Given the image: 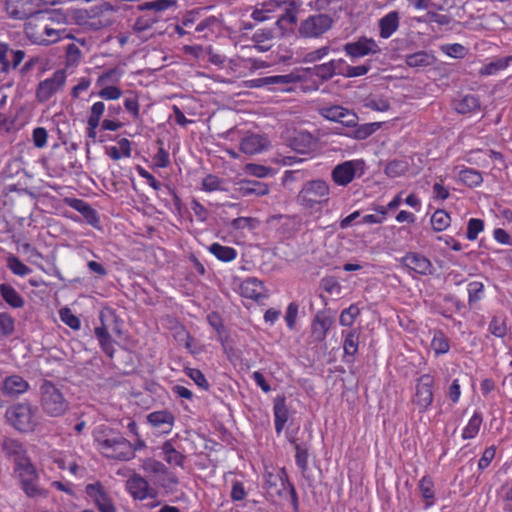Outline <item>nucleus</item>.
Listing matches in <instances>:
<instances>
[{
	"label": "nucleus",
	"instance_id": "nucleus-59",
	"mask_svg": "<svg viewBox=\"0 0 512 512\" xmlns=\"http://www.w3.org/2000/svg\"><path fill=\"white\" fill-rule=\"evenodd\" d=\"M442 51L453 58H462L466 54V48L458 43L444 45Z\"/></svg>",
	"mask_w": 512,
	"mask_h": 512
},
{
	"label": "nucleus",
	"instance_id": "nucleus-32",
	"mask_svg": "<svg viewBox=\"0 0 512 512\" xmlns=\"http://www.w3.org/2000/svg\"><path fill=\"white\" fill-rule=\"evenodd\" d=\"M273 31L270 29L257 30L253 35L255 48L259 52H266L272 47Z\"/></svg>",
	"mask_w": 512,
	"mask_h": 512
},
{
	"label": "nucleus",
	"instance_id": "nucleus-24",
	"mask_svg": "<svg viewBox=\"0 0 512 512\" xmlns=\"http://www.w3.org/2000/svg\"><path fill=\"white\" fill-rule=\"evenodd\" d=\"M148 423L160 432L168 434L171 432L175 418L168 410L154 411L147 415Z\"/></svg>",
	"mask_w": 512,
	"mask_h": 512
},
{
	"label": "nucleus",
	"instance_id": "nucleus-39",
	"mask_svg": "<svg viewBox=\"0 0 512 512\" xmlns=\"http://www.w3.org/2000/svg\"><path fill=\"white\" fill-rule=\"evenodd\" d=\"M458 177L459 180L468 187H477L483 181L481 173L470 168L460 170Z\"/></svg>",
	"mask_w": 512,
	"mask_h": 512
},
{
	"label": "nucleus",
	"instance_id": "nucleus-31",
	"mask_svg": "<svg viewBox=\"0 0 512 512\" xmlns=\"http://www.w3.org/2000/svg\"><path fill=\"white\" fill-rule=\"evenodd\" d=\"M434 62L435 57L426 51H419L406 57V64L414 68L431 66Z\"/></svg>",
	"mask_w": 512,
	"mask_h": 512
},
{
	"label": "nucleus",
	"instance_id": "nucleus-28",
	"mask_svg": "<svg viewBox=\"0 0 512 512\" xmlns=\"http://www.w3.org/2000/svg\"><path fill=\"white\" fill-rule=\"evenodd\" d=\"M302 80V76L297 72H291L285 75H274V76H267L264 77V82L268 83V85H279L280 91H290L289 88H286L284 86L296 83Z\"/></svg>",
	"mask_w": 512,
	"mask_h": 512
},
{
	"label": "nucleus",
	"instance_id": "nucleus-16",
	"mask_svg": "<svg viewBox=\"0 0 512 512\" xmlns=\"http://www.w3.org/2000/svg\"><path fill=\"white\" fill-rule=\"evenodd\" d=\"M126 490L135 500L143 501L156 496V492L149 487L148 482L138 474H133L126 481Z\"/></svg>",
	"mask_w": 512,
	"mask_h": 512
},
{
	"label": "nucleus",
	"instance_id": "nucleus-4",
	"mask_svg": "<svg viewBox=\"0 0 512 512\" xmlns=\"http://www.w3.org/2000/svg\"><path fill=\"white\" fill-rule=\"evenodd\" d=\"M123 75L124 70L118 66L102 71L95 83V86L98 88L97 95L106 101L120 99L123 91L118 85Z\"/></svg>",
	"mask_w": 512,
	"mask_h": 512
},
{
	"label": "nucleus",
	"instance_id": "nucleus-14",
	"mask_svg": "<svg viewBox=\"0 0 512 512\" xmlns=\"http://www.w3.org/2000/svg\"><path fill=\"white\" fill-rule=\"evenodd\" d=\"M264 481L265 488L271 495H282L288 486L285 470L273 466H265ZM289 488L294 493L293 487L289 485Z\"/></svg>",
	"mask_w": 512,
	"mask_h": 512
},
{
	"label": "nucleus",
	"instance_id": "nucleus-36",
	"mask_svg": "<svg viewBox=\"0 0 512 512\" xmlns=\"http://www.w3.org/2000/svg\"><path fill=\"white\" fill-rule=\"evenodd\" d=\"M430 222L434 231L442 232L451 225V217L445 210L438 209L432 214Z\"/></svg>",
	"mask_w": 512,
	"mask_h": 512
},
{
	"label": "nucleus",
	"instance_id": "nucleus-22",
	"mask_svg": "<svg viewBox=\"0 0 512 512\" xmlns=\"http://www.w3.org/2000/svg\"><path fill=\"white\" fill-rule=\"evenodd\" d=\"M287 0H264L256 4L251 16L256 21H264L269 18V13H273L278 9L287 10Z\"/></svg>",
	"mask_w": 512,
	"mask_h": 512
},
{
	"label": "nucleus",
	"instance_id": "nucleus-48",
	"mask_svg": "<svg viewBox=\"0 0 512 512\" xmlns=\"http://www.w3.org/2000/svg\"><path fill=\"white\" fill-rule=\"evenodd\" d=\"M419 489L421 494L425 500H427L426 507H429L433 504L434 499V489L433 482L428 477H423L419 482Z\"/></svg>",
	"mask_w": 512,
	"mask_h": 512
},
{
	"label": "nucleus",
	"instance_id": "nucleus-8",
	"mask_svg": "<svg viewBox=\"0 0 512 512\" xmlns=\"http://www.w3.org/2000/svg\"><path fill=\"white\" fill-rule=\"evenodd\" d=\"M39 22L40 25H34L33 21L25 24V34L35 44L50 45L68 36L64 29L53 28L45 21Z\"/></svg>",
	"mask_w": 512,
	"mask_h": 512
},
{
	"label": "nucleus",
	"instance_id": "nucleus-2",
	"mask_svg": "<svg viewBox=\"0 0 512 512\" xmlns=\"http://www.w3.org/2000/svg\"><path fill=\"white\" fill-rule=\"evenodd\" d=\"M39 403L43 413L52 418L65 415L70 408V403L61 389L50 381L41 384Z\"/></svg>",
	"mask_w": 512,
	"mask_h": 512
},
{
	"label": "nucleus",
	"instance_id": "nucleus-19",
	"mask_svg": "<svg viewBox=\"0 0 512 512\" xmlns=\"http://www.w3.org/2000/svg\"><path fill=\"white\" fill-rule=\"evenodd\" d=\"M235 197H247L255 195L261 197L269 193V186L266 183L255 180H240L235 183Z\"/></svg>",
	"mask_w": 512,
	"mask_h": 512
},
{
	"label": "nucleus",
	"instance_id": "nucleus-60",
	"mask_svg": "<svg viewBox=\"0 0 512 512\" xmlns=\"http://www.w3.org/2000/svg\"><path fill=\"white\" fill-rule=\"evenodd\" d=\"M450 196L449 188L444 185L441 178L440 181L433 185V199L436 201H444Z\"/></svg>",
	"mask_w": 512,
	"mask_h": 512
},
{
	"label": "nucleus",
	"instance_id": "nucleus-38",
	"mask_svg": "<svg viewBox=\"0 0 512 512\" xmlns=\"http://www.w3.org/2000/svg\"><path fill=\"white\" fill-rule=\"evenodd\" d=\"M105 110L106 105L103 101L95 102L90 108L89 115L87 118V126L92 128H98Z\"/></svg>",
	"mask_w": 512,
	"mask_h": 512
},
{
	"label": "nucleus",
	"instance_id": "nucleus-25",
	"mask_svg": "<svg viewBox=\"0 0 512 512\" xmlns=\"http://www.w3.org/2000/svg\"><path fill=\"white\" fill-rule=\"evenodd\" d=\"M269 141L266 137L259 134H251L244 137L240 143V149L245 154L254 155L266 150Z\"/></svg>",
	"mask_w": 512,
	"mask_h": 512
},
{
	"label": "nucleus",
	"instance_id": "nucleus-42",
	"mask_svg": "<svg viewBox=\"0 0 512 512\" xmlns=\"http://www.w3.org/2000/svg\"><path fill=\"white\" fill-rule=\"evenodd\" d=\"M364 106L377 112H386L390 109V102L383 96L372 95L364 100Z\"/></svg>",
	"mask_w": 512,
	"mask_h": 512
},
{
	"label": "nucleus",
	"instance_id": "nucleus-64",
	"mask_svg": "<svg viewBox=\"0 0 512 512\" xmlns=\"http://www.w3.org/2000/svg\"><path fill=\"white\" fill-rule=\"evenodd\" d=\"M125 109L132 114L133 118L138 119L140 116V107L138 98L136 96H130L124 100Z\"/></svg>",
	"mask_w": 512,
	"mask_h": 512
},
{
	"label": "nucleus",
	"instance_id": "nucleus-12",
	"mask_svg": "<svg viewBox=\"0 0 512 512\" xmlns=\"http://www.w3.org/2000/svg\"><path fill=\"white\" fill-rule=\"evenodd\" d=\"M332 27V19L328 15H311L299 26V34L305 38H317Z\"/></svg>",
	"mask_w": 512,
	"mask_h": 512
},
{
	"label": "nucleus",
	"instance_id": "nucleus-3",
	"mask_svg": "<svg viewBox=\"0 0 512 512\" xmlns=\"http://www.w3.org/2000/svg\"><path fill=\"white\" fill-rule=\"evenodd\" d=\"M99 451L107 458L127 461L134 458L132 443L120 434H109L105 438L96 437Z\"/></svg>",
	"mask_w": 512,
	"mask_h": 512
},
{
	"label": "nucleus",
	"instance_id": "nucleus-34",
	"mask_svg": "<svg viewBox=\"0 0 512 512\" xmlns=\"http://www.w3.org/2000/svg\"><path fill=\"white\" fill-rule=\"evenodd\" d=\"M482 415L480 412L475 411L471 418L469 419L468 423L462 430V438L464 440L473 439L477 436L480 427L482 425Z\"/></svg>",
	"mask_w": 512,
	"mask_h": 512
},
{
	"label": "nucleus",
	"instance_id": "nucleus-33",
	"mask_svg": "<svg viewBox=\"0 0 512 512\" xmlns=\"http://www.w3.org/2000/svg\"><path fill=\"white\" fill-rule=\"evenodd\" d=\"M209 252L218 260L223 262L233 261L237 257V251L229 246H223L219 243H213L208 248Z\"/></svg>",
	"mask_w": 512,
	"mask_h": 512
},
{
	"label": "nucleus",
	"instance_id": "nucleus-53",
	"mask_svg": "<svg viewBox=\"0 0 512 512\" xmlns=\"http://www.w3.org/2000/svg\"><path fill=\"white\" fill-rule=\"evenodd\" d=\"M489 331L492 335L502 338L507 333V327L504 319L494 317L489 324Z\"/></svg>",
	"mask_w": 512,
	"mask_h": 512
},
{
	"label": "nucleus",
	"instance_id": "nucleus-15",
	"mask_svg": "<svg viewBox=\"0 0 512 512\" xmlns=\"http://www.w3.org/2000/svg\"><path fill=\"white\" fill-rule=\"evenodd\" d=\"M85 492L100 512H117L111 497L100 482L88 484Z\"/></svg>",
	"mask_w": 512,
	"mask_h": 512
},
{
	"label": "nucleus",
	"instance_id": "nucleus-55",
	"mask_svg": "<svg viewBox=\"0 0 512 512\" xmlns=\"http://www.w3.org/2000/svg\"><path fill=\"white\" fill-rule=\"evenodd\" d=\"M244 170L247 174L257 178H265L272 173L271 168L257 164H247Z\"/></svg>",
	"mask_w": 512,
	"mask_h": 512
},
{
	"label": "nucleus",
	"instance_id": "nucleus-46",
	"mask_svg": "<svg viewBox=\"0 0 512 512\" xmlns=\"http://www.w3.org/2000/svg\"><path fill=\"white\" fill-rule=\"evenodd\" d=\"M142 469L151 476L163 475L167 471L163 463L151 458L143 461Z\"/></svg>",
	"mask_w": 512,
	"mask_h": 512
},
{
	"label": "nucleus",
	"instance_id": "nucleus-41",
	"mask_svg": "<svg viewBox=\"0 0 512 512\" xmlns=\"http://www.w3.org/2000/svg\"><path fill=\"white\" fill-rule=\"evenodd\" d=\"M479 108V100L474 95H465L455 103V109L458 113L465 114L477 110Z\"/></svg>",
	"mask_w": 512,
	"mask_h": 512
},
{
	"label": "nucleus",
	"instance_id": "nucleus-63",
	"mask_svg": "<svg viewBox=\"0 0 512 512\" xmlns=\"http://www.w3.org/2000/svg\"><path fill=\"white\" fill-rule=\"evenodd\" d=\"M202 188L207 192L222 190V181L217 176L208 175L203 179Z\"/></svg>",
	"mask_w": 512,
	"mask_h": 512
},
{
	"label": "nucleus",
	"instance_id": "nucleus-30",
	"mask_svg": "<svg viewBox=\"0 0 512 512\" xmlns=\"http://www.w3.org/2000/svg\"><path fill=\"white\" fill-rule=\"evenodd\" d=\"M106 154L113 160L129 158L131 156V143L126 138H121L117 145L106 147Z\"/></svg>",
	"mask_w": 512,
	"mask_h": 512
},
{
	"label": "nucleus",
	"instance_id": "nucleus-37",
	"mask_svg": "<svg viewBox=\"0 0 512 512\" xmlns=\"http://www.w3.org/2000/svg\"><path fill=\"white\" fill-rule=\"evenodd\" d=\"M359 334V331L355 329L347 332L346 334L343 333V350L345 356L353 357L357 353L359 345Z\"/></svg>",
	"mask_w": 512,
	"mask_h": 512
},
{
	"label": "nucleus",
	"instance_id": "nucleus-5",
	"mask_svg": "<svg viewBox=\"0 0 512 512\" xmlns=\"http://www.w3.org/2000/svg\"><path fill=\"white\" fill-rule=\"evenodd\" d=\"M330 187L323 180L307 182L298 194V203L306 209L318 211L329 199Z\"/></svg>",
	"mask_w": 512,
	"mask_h": 512
},
{
	"label": "nucleus",
	"instance_id": "nucleus-10",
	"mask_svg": "<svg viewBox=\"0 0 512 512\" xmlns=\"http://www.w3.org/2000/svg\"><path fill=\"white\" fill-rule=\"evenodd\" d=\"M434 379L430 374H423L416 380L412 402L420 412L426 411L433 402Z\"/></svg>",
	"mask_w": 512,
	"mask_h": 512
},
{
	"label": "nucleus",
	"instance_id": "nucleus-54",
	"mask_svg": "<svg viewBox=\"0 0 512 512\" xmlns=\"http://www.w3.org/2000/svg\"><path fill=\"white\" fill-rule=\"evenodd\" d=\"M32 140L36 148L46 147L48 142V132L44 127H37L32 131Z\"/></svg>",
	"mask_w": 512,
	"mask_h": 512
},
{
	"label": "nucleus",
	"instance_id": "nucleus-1",
	"mask_svg": "<svg viewBox=\"0 0 512 512\" xmlns=\"http://www.w3.org/2000/svg\"><path fill=\"white\" fill-rule=\"evenodd\" d=\"M9 425L21 433H32L41 424L38 408L30 402H18L10 405L5 412Z\"/></svg>",
	"mask_w": 512,
	"mask_h": 512
},
{
	"label": "nucleus",
	"instance_id": "nucleus-49",
	"mask_svg": "<svg viewBox=\"0 0 512 512\" xmlns=\"http://www.w3.org/2000/svg\"><path fill=\"white\" fill-rule=\"evenodd\" d=\"M408 169V165L404 161L394 160L387 164L385 173L387 176L395 178L403 175Z\"/></svg>",
	"mask_w": 512,
	"mask_h": 512
},
{
	"label": "nucleus",
	"instance_id": "nucleus-17",
	"mask_svg": "<svg viewBox=\"0 0 512 512\" xmlns=\"http://www.w3.org/2000/svg\"><path fill=\"white\" fill-rule=\"evenodd\" d=\"M344 50L347 55L359 58L369 54L378 53L380 48L374 39L363 37L355 42L346 44Z\"/></svg>",
	"mask_w": 512,
	"mask_h": 512
},
{
	"label": "nucleus",
	"instance_id": "nucleus-6",
	"mask_svg": "<svg viewBox=\"0 0 512 512\" xmlns=\"http://www.w3.org/2000/svg\"><path fill=\"white\" fill-rule=\"evenodd\" d=\"M15 474L22 489L28 497H46V490L38 485V474L33 464L26 458H19L15 466Z\"/></svg>",
	"mask_w": 512,
	"mask_h": 512
},
{
	"label": "nucleus",
	"instance_id": "nucleus-62",
	"mask_svg": "<svg viewBox=\"0 0 512 512\" xmlns=\"http://www.w3.org/2000/svg\"><path fill=\"white\" fill-rule=\"evenodd\" d=\"M81 58V51L79 47L71 43L66 47V61L68 65H77Z\"/></svg>",
	"mask_w": 512,
	"mask_h": 512
},
{
	"label": "nucleus",
	"instance_id": "nucleus-52",
	"mask_svg": "<svg viewBox=\"0 0 512 512\" xmlns=\"http://www.w3.org/2000/svg\"><path fill=\"white\" fill-rule=\"evenodd\" d=\"M60 319L63 323L73 330L80 328V320L72 313L69 308H62L59 311Z\"/></svg>",
	"mask_w": 512,
	"mask_h": 512
},
{
	"label": "nucleus",
	"instance_id": "nucleus-50",
	"mask_svg": "<svg viewBox=\"0 0 512 512\" xmlns=\"http://www.w3.org/2000/svg\"><path fill=\"white\" fill-rule=\"evenodd\" d=\"M484 223L481 219L471 218L468 221L467 225V239L474 241L477 239L478 235L483 231Z\"/></svg>",
	"mask_w": 512,
	"mask_h": 512
},
{
	"label": "nucleus",
	"instance_id": "nucleus-57",
	"mask_svg": "<svg viewBox=\"0 0 512 512\" xmlns=\"http://www.w3.org/2000/svg\"><path fill=\"white\" fill-rule=\"evenodd\" d=\"M329 50L330 49L328 46H323L319 49L306 53L301 61L304 63H313L319 61L328 55Z\"/></svg>",
	"mask_w": 512,
	"mask_h": 512
},
{
	"label": "nucleus",
	"instance_id": "nucleus-21",
	"mask_svg": "<svg viewBox=\"0 0 512 512\" xmlns=\"http://www.w3.org/2000/svg\"><path fill=\"white\" fill-rule=\"evenodd\" d=\"M30 388L29 383L20 375H10L3 379L1 392L9 397L26 393Z\"/></svg>",
	"mask_w": 512,
	"mask_h": 512
},
{
	"label": "nucleus",
	"instance_id": "nucleus-26",
	"mask_svg": "<svg viewBox=\"0 0 512 512\" xmlns=\"http://www.w3.org/2000/svg\"><path fill=\"white\" fill-rule=\"evenodd\" d=\"M399 27V13L391 11L379 20L380 36L383 39L391 37Z\"/></svg>",
	"mask_w": 512,
	"mask_h": 512
},
{
	"label": "nucleus",
	"instance_id": "nucleus-44",
	"mask_svg": "<svg viewBox=\"0 0 512 512\" xmlns=\"http://www.w3.org/2000/svg\"><path fill=\"white\" fill-rule=\"evenodd\" d=\"M162 451L164 454V459L171 465L182 466L183 465V455L178 452L169 442H166Z\"/></svg>",
	"mask_w": 512,
	"mask_h": 512
},
{
	"label": "nucleus",
	"instance_id": "nucleus-13",
	"mask_svg": "<svg viewBox=\"0 0 512 512\" xmlns=\"http://www.w3.org/2000/svg\"><path fill=\"white\" fill-rule=\"evenodd\" d=\"M320 115L328 121L339 123L345 127H356L358 116L352 110L340 105H328L319 109Z\"/></svg>",
	"mask_w": 512,
	"mask_h": 512
},
{
	"label": "nucleus",
	"instance_id": "nucleus-27",
	"mask_svg": "<svg viewBox=\"0 0 512 512\" xmlns=\"http://www.w3.org/2000/svg\"><path fill=\"white\" fill-rule=\"evenodd\" d=\"M0 295L14 309L22 308L25 304L23 297L10 284L3 283L0 285Z\"/></svg>",
	"mask_w": 512,
	"mask_h": 512
},
{
	"label": "nucleus",
	"instance_id": "nucleus-9",
	"mask_svg": "<svg viewBox=\"0 0 512 512\" xmlns=\"http://www.w3.org/2000/svg\"><path fill=\"white\" fill-rule=\"evenodd\" d=\"M365 172V162L362 159L344 161L336 165L331 173L332 180L339 186H347L356 176Z\"/></svg>",
	"mask_w": 512,
	"mask_h": 512
},
{
	"label": "nucleus",
	"instance_id": "nucleus-61",
	"mask_svg": "<svg viewBox=\"0 0 512 512\" xmlns=\"http://www.w3.org/2000/svg\"><path fill=\"white\" fill-rule=\"evenodd\" d=\"M74 207L88 220L89 223L97 221L96 212L83 201H77Z\"/></svg>",
	"mask_w": 512,
	"mask_h": 512
},
{
	"label": "nucleus",
	"instance_id": "nucleus-47",
	"mask_svg": "<svg viewBox=\"0 0 512 512\" xmlns=\"http://www.w3.org/2000/svg\"><path fill=\"white\" fill-rule=\"evenodd\" d=\"M467 291L469 303H476L483 298L484 284L480 281L470 282L467 286Z\"/></svg>",
	"mask_w": 512,
	"mask_h": 512
},
{
	"label": "nucleus",
	"instance_id": "nucleus-58",
	"mask_svg": "<svg viewBox=\"0 0 512 512\" xmlns=\"http://www.w3.org/2000/svg\"><path fill=\"white\" fill-rule=\"evenodd\" d=\"M186 374L198 385L200 388L207 390L209 388L208 381L206 380L204 374L195 368L186 369Z\"/></svg>",
	"mask_w": 512,
	"mask_h": 512
},
{
	"label": "nucleus",
	"instance_id": "nucleus-20",
	"mask_svg": "<svg viewBox=\"0 0 512 512\" xmlns=\"http://www.w3.org/2000/svg\"><path fill=\"white\" fill-rule=\"evenodd\" d=\"M239 289L240 294L248 299L258 301L268 297L264 284L254 277L243 280Z\"/></svg>",
	"mask_w": 512,
	"mask_h": 512
},
{
	"label": "nucleus",
	"instance_id": "nucleus-43",
	"mask_svg": "<svg viewBox=\"0 0 512 512\" xmlns=\"http://www.w3.org/2000/svg\"><path fill=\"white\" fill-rule=\"evenodd\" d=\"M7 267L11 270L14 275L24 277L31 273V269L26 266L18 257L13 254H9L6 259Z\"/></svg>",
	"mask_w": 512,
	"mask_h": 512
},
{
	"label": "nucleus",
	"instance_id": "nucleus-45",
	"mask_svg": "<svg viewBox=\"0 0 512 512\" xmlns=\"http://www.w3.org/2000/svg\"><path fill=\"white\" fill-rule=\"evenodd\" d=\"M431 347L436 355L446 354L449 351V343L442 332H435L431 341Z\"/></svg>",
	"mask_w": 512,
	"mask_h": 512
},
{
	"label": "nucleus",
	"instance_id": "nucleus-29",
	"mask_svg": "<svg viewBox=\"0 0 512 512\" xmlns=\"http://www.w3.org/2000/svg\"><path fill=\"white\" fill-rule=\"evenodd\" d=\"M288 408L284 398H277L274 403V418H275V430L277 434H280L288 420Z\"/></svg>",
	"mask_w": 512,
	"mask_h": 512
},
{
	"label": "nucleus",
	"instance_id": "nucleus-11",
	"mask_svg": "<svg viewBox=\"0 0 512 512\" xmlns=\"http://www.w3.org/2000/svg\"><path fill=\"white\" fill-rule=\"evenodd\" d=\"M66 79V72L60 69L55 71L50 77L41 81L36 89L37 100L41 103L48 101L53 95L63 89Z\"/></svg>",
	"mask_w": 512,
	"mask_h": 512
},
{
	"label": "nucleus",
	"instance_id": "nucleus-23",
	"mask_svg": "<svg viewBox=\"0 0 512 512\" xmlns=\"http://www.w3.org/2000/svg\"><path fill=\"white\" fill-rule=\"evenodd\" d=\"M291 147L298 153L310 154L318 150V141L309 132L299 131L291 140Z\"/></svg>",
	"mask_w": 512,
	"mask_h": 512
},
{
	"label": "nucleus",
	"instance_id": "nucleus-40",
	"mask_svg": "<svg viewBox=\"0 0 512 512\" xmlns=\"http://www.w3.org/2000/svg\"><path fill=\"white\" fill-rule=\"evenodd\" d=\"M95 335L105 352L108 356L112 357L114 353L113 341L108 333V330L105 326H100L95 328Z\"/></svg>",
	"mask_w": 512,
	"mask_h": 512
},
{
	"label": "nucleus",
	"instance_id": "nucleus-51",
	"mask_svg": "<svg viewBox=\"0 0 512 512\" xmlns=\"http://www.w3.org/2000/svg\"><path fill=\"white\" fill-rule=\"evenodd\" d=\"M358 315H359L358 307L351 305L350 307H348L347 309H344L341 312L339 322L342 326L349 327L354 323V321Z\"/></svg>",
	"mask_w": 512,
	"mask_h": 512
},
{
	"label": "nucleus",
	"instance_id": "nucleus-18",
	"mask_svg": "<svg viewBox=\"0 0 512 512\" xmlns=\"http://www.w3.org/2000/svg\"><path fill=\"white\" fill-rule=\"evenodd\" d=\"M400 261L403 266L420 275H430L433 272V265L430 260L418 253H407Z\"/></svg>",
	"mask_w": 512,
	"mask_h": 512
},
{
	"label": "nucleus",
	"instance_id": "nucleus-35",
	"mask_svg": "<svg viewBox=\"0 0 512 512\" xmlns=\"http://www.w3.org/2000/svg\"><path fill=\"white\" fill-rule=\"evenodd\" d=\"M511 60L512 56H508L492 61L486 65H483L479 70V74L482 76L495 75L499 71L506 69L509 66Z\"/></svg>",
	"mask_w": 512,
	"mask_h": 512
},
{
	"label": "nucleus",
	"instance_id": "nucleus-7",
	"mask_svg": "<svg viewBox=\"0 0 512 512\" xmlns=\"http://www.w3.org/2000/svg\"><path fill=\"white\" fill-rule=\"evenodd\" d=\"M7 14L14 19L34 18L37 21L53 19L52 14L40 10L34 0H6Z\"/></svg>",
	"mask_w": 512,
	"mask_h": 512
},
{
	"label": "nucleus",
	"instance_id": "nucleus-56",
	"mask_svg": "<svg viewBox=\"0 0 512 512\" xmlns=\"http://www.w3.org/2000/svg\"><path fill=\"white\" fill-rule=\"evenodd\" d=\"M14 330V319L8 313H0V337L10 335Z\"/></svg>",
	"mask_w": 512,
	"mask_h": 512
}]
</instances>
